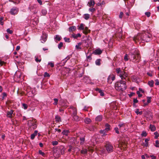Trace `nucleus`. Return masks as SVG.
I'll return each mask as SVG.
<instances>
[{
  "label": "nucleus",
  "instance_id": "nucleus-51",
  "mask_svg": "<svg viewBox=\"0 0 159 159\" xmlns=\"http://www.w3.org/2000/svg\"><path fill=\"white\" fill-rule=\"evenodd\" d=\"M63 43L62 42H60V43L58 45V47L59 49H60L61 48V47L63 46Z\"/></svg>",
  "mask_w": 159,
  "mask_h": 159
},
{
  "label": "nucleus",
  "instance_id": "nucleus-64",
  "mask_svg": "<svg viewBox=\"0 0 159 159\" xmlns=\"http://www.w3.org/2000/svg\"><path fill=\"white\" fill-rule=\"evenodd\" d=\"M89 10L91 12H93L94 11H95V8L92 7V8H89Z\"/></svg>",
  "mask_w": 159,
  "mask_h": 159
},
{
  "label": "nucleus",
  "instance_id": "nucleus-48",
  "mask_svg": "<svg viewBox=\"0 0 159 159\" xmlns=\"http://www.w3.org/2000/svg\"><path fill=\"white\" fill-rule=\"evenodd\" d=\"M64 39L66 42L69 43L70 42V39L69 38H67L65 37L64 38Z\"/></svg>",
  "mask_w": 159,
  "mask_h": 159
},
{
  "label": "nucleus",
  "instance_id": "nucleus-11",
  "mask_svg": "<svg viewBox=\"0 0 159 159\" xmlns=\"http://www.w3.org/2000/svg\"><path fill=\"white\" fill-rule=\"evenodd\" d=\"M18 11V9L16 7H13L11 9L10 11V13L12 15L17 14Z\"/></svg>",
  "mask_w": 159,
  "mask_h": 159
},
{
  "label": "nucleus",
  "instance_id": "nucleus-54",
  "mask_svg": "<svg viewBox=\"0 0 159 159\" xmlns=\"http://www.w3.org/2000/svg\"><path fill=\"white\" fill-rule=\"evenodd\" d=\"M159 141L158 140H157L156 141V145H155V146L157 148L159 147Z\"/></svg>",
  "mask_w": 159,
  "mask_h": 159
},
{
  "label": "nucleus",
  "instance_id": "nucleus-50",
  "mask_svg": "<svg viewBox=\"0 0 159 159\" xmlns=\"http://www.w3.org/2000/svg\"><path fill=\"white\" fill-rule=\"evenodd\" d=\"M151 99H152V98L151 97H147L148 103H149L151 102Z\"/></svg>",
  "mask_w": 159,
  "mask_h": 159
},
{
  "label": "nucleus",
  "instance_id": "nucleus-61",
  "mask_svg": "<svg viewBox=\"0 0 159 159\" xmlns=\"http://www.w3.org/2000/svg\"><path fill=\"white\" fill-rule=\"evenodd\" d=\"M50 76L49 74L47 72H45L44 73V76L45 77H49Z\"/></svg>",
  "mask_w": 159,
  "mask_h": 159
},
{
  "label": "nucleus",
  "instance_id": "nucleus-3",
  "mask_svg": "<svg viewBox=\"0 0 159 159\" xmlns=\"http://www.w3.org/2000/svg\"><path fill=\"white\" fill-rule=\"evenodd\" d=\"M130 55L131 56V57L133 58V59L139 60L138 61H136V62H139L141 59V57L139 51H134L133 53H131Z\"/></svg>",
  "mask_w": 159,
  "mask_h": 159
},
{
  "label": "nucleus",
  "instance_id": "nucleus-60",
  "mask_svg": "<svg viewBox=\"0 0 159 159\" xmlns=\"http://www.w3.org/2000/svg\"><path fill=\"white\" fill-rule=\"evenodd\" d=\"M128 56L127 54H126L125 56V57H124V59L125 61H128Z\"/></svg>",
  "mask_w": 159,
  "mask_h": 159
},
{
  "label": "nucleus",
  "instance_id": "nucleus-42",
  "mask_svg": "<svg viewBox=\"0 0 159 159\" xmlns=\"http://www.w3.org/2000/svg\"><path fill=\"white\" fill-rule=\"evenodd\" d=\"M84 18L85 20H87L89 18L90 15L89 14H84Z\"/></svg>",
  "mask_w": 159,
  "mask_h": 159
},
{
  "label": "nucleus",
  "instance_id": "nucleus-17",
  "mask_svg": "<svg viewBox=\"0 0 159 159\" xmlns=\"http://www.w3.org/2000/svg\"><path fill=\"white\" fill-rule=\"evenodd\" d=\"M13 113V111L12 110H11L9 111H8L7 112V116L8 117L11 118Z\"/></svg>",
  "mask_w": 159,
  "mask_h": 159
},
{
  "label": "nucleus",
  "instance_id": "nucleus-47",
  "mask_svg": "<svg viewBox=\"0 0 159 159\" xmlns=\"http://www.w3.org/2000/svg\"><path fill=\"white\" fill-rule=\"evenodd\" d=\"M154 134L155 135V139H157L158 137H159V134L157 132H154Z\"/></svg>",
  "mask_w": 159,
  "mask_h": 159
},
{
  "label": "nucleus",
  "instance_id": "nucleus-31",
  "mask_svg": "<svg viewBox=\"0 0 159 159\" xmlns=\"http://www.w3.org/2000/svg\"><path fill=\"white\" fill-rule=\"evenodd\" d=\"M84 121L86 124H89L91 122V120L89 118H86L84 119Z\"/></svg>",
  "mask_w": 159,
  "mask_h": 159
},
{
  "label": "nucleus",
  "instance_id": "nucleus-40",
  "mask_svg": "<svg viewBox=\"0 0 159 159\" xmlns=\"http://www.w3.org/2000/svg\"><path fill=\"white\" fill-rule=\"evenodd\" d=\"M87 150L86 149H83L81 151V153L83 154H86L87 152Z\"/></svg>",
  "mask_w": 159,
  "mask_h": 159
},
{
  "label": "nucleus",
  "instance_id": "nucleus-2",
  "mask_svg": "<svg viewBox=\"0 0 159 159\" xmlns=\"http://www.w3.org/2000/svg\"><path fill=\"white\" fill-rule=\"evenodd\" d=\"M142 40L143 41L148 42L151 39L152 35L151 34L147 32H144L142 33Z\"/></svg>",
  "mask_w": 159,
  "mask_h": 159
},
{
  "label": "nucleus",
  "instance_id": "nucleus-4",
  "mask_svg": "<svg viewBox=\"0 0 159 159\" xmlns=\"http://www.w3.org/2000/svg\"><path fill=\"white\" fill-rule=\"evenodd\" d=\"M104 147L108 153H110L113 152V146L110 143L107 142Z\"/></svg>",
  "mask_w": 159,
  "mask_h": 159
},
{
  "label": "nucleus",
  "instance_id": "nucleus-58",
  "mask_svg": "<svg viewBox=\"0 0 159 159\" xmlns=\"http://www.w3.org/2000/svg\"><path fill=\"white\" fill-rule=\"evenodd\" d=\"M36 7L35 6H31L30 8V9L31 11L32 10V11L34 12V11H33V10L35 9L36 8Z\"/></svg>",
  "mask_w": 159,
  "mask_h": 159
},
{
  "label": "nucleus",
  "instance_id": "nucleus-21",
  "mask_svg": "<svg viewBox=\"0 0 159 159\" xmlns=\"http://www.w3.org/2000/svg\"><path fill=\"white\" fill-rule=\"evenodd\" d=\"M76 30V27L75 26H70L69 28V31L71 32L75 31Z\"/></svg>",
  "mask_w": 159,
  "mask_h": 159
},
{
  "label": "nucleus",
  "instance_id": "nucleus-28",
  "mask_svg": "<svg viewBox=\"0 0 159 159\" xmlns=\"http://www.w3.org/2000/svg\"><path fill=\"white\" fill-rule=\"evenodd\" d=\"M101 60L100 59H97L95 61V64L96 65L100 66L101 64Z\"/></svg>",
  "mask_w": 159,
  "mask_h": 159
},
{
  "label": "nucleus",
  "instance_id": "nucleus-10",
  "mask_svg": "<svg viewBox=\"0 0 159 159\" xmlns=\"http://www.w3.org/2000/svg\"><path fill=\"white\" fill-rule=\"evenodd\" d=\"M47 34L44 32H43L42 35L41 36V40H43V42H41L43 43L45 42L47 40Z\"/></svg>",
  "mask_w": 159,
  "mask_h": 159
},
{
  "label": "nucleus",
  "instance_id": "nucleus-13",
  "mask_svg": "<svg viewBox=\"0 0 159 159\" xmlns=\"http://www.w3.org/2000/svg\"><path fill=\"white\" fill-rule=\"evenodd\" d=\"M90 30H89L87 27H85L84 30H83V32L84 34H86L88 33H90Z\"/></svg>",
  "mask_w": 159,
  "mask_h": 159
},
{
  "label": "nucleus",
  "instance_id": "nucleus-32",
  "mask_svg": "<svg viewBox=\"0 0 159 159\" xmlns=\"http://www.w3.org/2000/svg\"><path fill=\"white\" fill-rule=\"evenodd\" d=\"M70 132L68 130L65 129L61 133L63 135L67 136L68 135V134Z\"/></svg>",
  "mask_w": 159,
  "mask_h": 159
},
{
  "label": "nucleus",
  "instance_id": "nucleus-9",
  "mask_svg": "<svg viewBox=\"0 0 159 159\" xmlns=\"http://www.w3.org/2000/svg\"><path fill=\"white\" fill-rule=\"evenodd\" d=\"M128 75V74L124 70H123L120 73V76L122 80H123L124 79L125 80L126 78L127 77Z\"/></svg>",
  "mask_w": 159,
  "mask_h": 159
},
{
  "label": "nucleus",
  "instance_id": "nucleus-19",
  "mask_svg": "<svg viewBox=\"0 0 159 159\" xmlns=\"http://www.w3.org/2000/svg\"><path fill=\"white\" fill-rule=\"evenodd\" d=\"M72 109L73 111V113L72 114V116H75H75L76 115H77V109L75 108L74 107H72Z\"/></svg>",
  "mask_w": 159,
  "mask_h": 159
},
{
  "label": "nucleus",
  "instance_id": "nucleus-36",
  "mask_svg": "<svg viewBox=\"0 0 159 159\" xmlns=\"http://www.w3.org/2000/svg\"><path fill=\"white\" fill-rule=\"evenodd\" d=\"M82 44V43H77L75 46V47L77 49H81V46Z\"/></svg>",
  "mask_w": 159,
  "mask_h": 159
},
{
  "label": "nucleus",
  "instance_id": "nucleus-41",
  "mask_svg": "<svg viewBox=\"0 0 159 159\" xmlns=\"http://www.w3.org/2000/svg\"><path fill=\"white\" fill-rule=\"evenodd\" d=\"M122 71L121 70L120 68H118L116 69V72L120 76V73L122 72Z\"/></svg>",
  "mask_w": 159,
  "mask_h": 159
},
{
  "label": "nucleus",
  "instance_id": "nucleus-35",
  "mask_svg": "<svg viewBox=\"0 0 159 159\" xmlns=\"http://www.w3.org/2000/svg\"><path fill=\"white\" fill-rule=\"evenodd\" d=\"M85 25L81 23L80 24V27H79L78 29L79 30H84Z\"/></svg>",
  "mask_w": 159,
  "mask_h": 159
},
{
  "label": "nucleus",
  "instance_id": "nucleus-49",
  "mask_svg": "<svg viewBox=\"0 0 159 159\" xmlns=\"http://www.w3.org/2000/svg\"><path fill=\"white\" fill-rule=\"evenodd\" d=\"M53 100L54 101V102L53 104L54 105H57L58 104V100L57 98H55L53 99Z\"/></svg>",
  "mask_w": 159,
  "mask_h": 159
},
{
  "label": "nucleus",
  "instance_id": "nucleus-5",
  "mask_svg": "<svg viewBox=\"0 0 159 159\" xmlns=\"http://www.w3.org/2000/svg\"><path fill=\"white\" fill-rule=\"evenodd\" d=\"M133 40L137 43L139 42L140 43L143 41L142 40V34H139L136 36H134L133 38Z\"/></svg>",
  "mask_w": 159,
  "mask_h": 159
},
{
  "label": "nucleus",
  "instance_id": "nucleus-39",
  "mask_svg": "<svg viewBox=\"0 0 159 159\" xmlns=\"http://www.w3.org/2000/svg\"><path fill=\"white\" fill-rule=\"evenodd\" d=\"M61 37L58 35H56L55 38L56 41H60L61 39Z\"/></svg>",
  "mask_w": 159,
  "mask_h": 159
},
{
  "label": "nucleus",
  "instance_id": "nucleus-56",
  "mask_svg": "<svg viewBox=\"0 0 159 159\" xmlns=\"http://www.w3.org/2000/svg\"><path fill=\"white\" fill-rule=\"evenodd\" d=\"M145 15L148 17H149L150 16L151 13L150 12H147L145 13Z\"/></svg>",
  "mask_w": 159,
  "mask_h": 159
},
{
  "label": "nucleus",
  "instance_id": "nucleus-20",
  "mask_svg": "<svg viewBox=\"0 0 159 159\" xmlns=\"http://www.w3.org/2000/svg\"><path fill=\"white\" fill-rule=\"evenodd\" d=\"M90 51H91V50H88V52L86 53V55L87 58V59L91 60L92 59L91 56H92V55L93 53H91V54H90L89 55H89V53Z\"/></svg>",
  "mask_w": 159,
  "mask_h": 159
},
{
  "label": "nucleus",
  "instance_id": "nucleus-7",
  "mask_svg": "<svg viewBox=\"0 0 159 159\" xmlns=\"http://www.w3.org/2000/svg\"><path fill=\"white\" fill-rule=\"evenodd\" d=\"M28 124L30 128H32L33 129H35L37 127V125L35 121L29 120L28 121Z\"/></svg>",
  "mask_w": 159,
  "mask_h": 159
},
{
  "label": "nucleus",
  "instance_id": "nucleus-43",
  "mask_svg": "<svg viewBox=\"0 0 159 159\" xmlns=\"http://www.w3.org/2000/svg\"><path fill=\"white\" fill-rule=\"evenodd\" d=\"M135 112L137 114V115L139 114L140 115H141L143 113L142 111H139V109H137L135 111Z\"/></svg>",
  "mask_w": 159,
  "mask_h": 159
},
{
  "label": "nucleus",
  "instance_id": "nucleus-38",
  "mask_svg": "<svg viewBox=\"0 0 159 159\" xmlns=\"http://www.w3.org/2000/svg\"><path fill=\"white\" fill-rule=\"evenodd\" d=\"M80 144L82 145L84 144V141H85V138L84 137H80Z\"/></svg>",
  "mask_w": 159,
  "mask_h": 159
},
{
  "label": "nucleus",
  "instance_id": "nucleus-44",
  "mask_svg": "<svg viewBox=\"0 0 159 159\" xmlns=\"http://www.w3.org/2000/svg\"><path fill=\"white\" fill-rule=\"evenodd\" d=\"M74 118V120H75L76 121H78L79 120V117L77 115H76L75 116H72Z\"/></svg>",
  "mask_w": 159,
  "mask_h": 159
},
{
  "label": "nucleus",
  "instance_id": "nucleus-24",
  "mask_svg": "<svg viewBox=\"0 0 159 159\" xmlns=\"http://www.w3.org/2000/svg\"><path fill=\"white\" fill-rule=\"evenodd\" d=\"M37 133H38V131L37 130H35L34 131V133L31 134V139H34L35 136L37 135Z\"/></svg>",
  "mask_w": 159,
  "mask_h": 159
},
{
  "label": "nucleus",
  "instance_id": "nucleus-53",
  "mask_svg": "<svg viewBox=\"0 0 159 159\" xmlns=\"http://www.w3.org/2000/svg\"><path fill=\"white\" fill-rule=\"evenodd\" d=\"M47 11L45 9H43L42 10V13L43 15H45L47 13Z\"/></svg>",
  "mask_w": 159,
  "mask_h": 159
},
{
  "label": "nucleus",
  "instance_id": "nucleus-55",
  "mask_svg": "<svg viewBox=\"0 0 159 159\" xmlns=\"http://www.w3.org/2000/svg\"><path fill=\"white\" fill-rule=\"evenodd\" d=\"M118 130L119 129L117 127H115L114 128V130H115L116 133L117 134H119L120 133Z\"/></svg>",
  "mask_w": 159,
  "mask_h": 159
},
{
  "label": "nucleus",
  "instance_id": "nucleus-34",
  "mask_svg": "<svg viewBox=\"0 0 159 159\" xmlns=\"http://www.w3.org/2000/svg\"><path fill=\"white\" fill-rule=\"evenodd\" d=\"M150 129L152 131H154L156 130V128L155 126L152 125H150Z\"/></svg>",
  "mask_w": 159,
  "mask_h": 159
},
{
  "label": "nucleus",
  "instance_id": "nucleus-22",
  "mask_svg": "<svg viewBox=\"0 0 159 159\" xmlns=\"http://www.w3.org/2000/svg\"><path fill=\"white\" fill-rule=\"evenodd\" d=\"M118 126L119 127L120 130L121 131L123 129H125V124L120 123L118 125Z\"/></svg>",
  "mask_w": 159,
  "mask_h": 159
},
{
  "label": "nucleus",
  "instance_id": "nucleus-57",
  "mask_svg": "<svg viewBox=\"0 0 159 159\" xmlns=\"http://www.w3.org/2000/svg\"><path fill=\"white\" fill-rule=\"evenodd\" d=\"M7 32L10 34H11L13 33V31L10 30L9 29H8L7 30Z\"/></svg>",
  "mask_w": 159,
  "mask_h": 159
},
{
  "label": "nucleus",
  "instance_id": "nucleus-26",
  "mask_svg": "<svg viewBox=\"0 0 159 159\" xmlns=\"http://www.w3.org/2000/svg\"><path fill=\"white\" fill-rule=\"evenodd\" d=\"M55 118L56 119V121L57 122H58L61 121V117L58 116V115H56V116H55Z\"/></svg>",
  "mask_w": 159,
  "mask_h": 159
},
{
  "label": "nucleus",
  "instance_id": "nucleus-52",
  "mask_svg": "<svg viewBox=\"0 0 159 159\" xmlns=\"http://www.w3.org/2000/svg\"><path fill=\"white\" fill-rule=\"evenodd\" d=\"M109 76L110 77V78L112 80V81L114 80H115V77L114 75H109Z\"/></svg>",
  "mask_w": 159,
  "mask_h": 159
},
{
  "label": "nucleus",
  "instance_id": "nucleus-1",
  "mask_svg": "<svg viewBox=\"0 0 159 159\" xmlns=\"http://www.w3.org/2000/svg\"><path fill=\"white\" fill-rule=\"evenodd\" d=\"M115 87L116 89L118 91H123L126 89L127 87L126 82L123 80L118 81L115 83Z\"/></svg>",
  "mask_w": 159,
  "mask_h": 159
},
{
  "label": "nucleus",
  "instance_id": "nucleus-62",
  "mask_svg": "<svg viewBox=\"0 0 159 159\" xmlns=\"http://www.w3.org/2000/svg\"><path fill=\"white\" fill-rule=\"evenodd\" d=\"M111 80L110 77L109 76L107 78V82L109 84H111L112 83V81H111Z\"/></svg>",
  "mask_w": 159,
  "mask_h": 159
},
{
  "label": "nucleus",
  "instance_id": "nucleus-14",
  "mask_svg": "<svg viewBox=\"0 0 159 159\" xmlns=\"http://www.w3.org/2000/svg\"><path fill=\"white\" fill-rule=\"evenodd\" d=\"M21 76V74L20 72L19 71H17L14 75V78H18L20 79Z\"/></svg>",
  "mask_w": 159,
  "mask_h": 159
},
{
  "label": "nucleus",
  "instance_id": "nucleus-25",
  "mask_svg": "<svg viewBox=\"0 0 159 159\" xmlns=\"http://www.w3.org/2000/svg\"><path fill=\"white\" fill-rule=\"evenodd\" d=\"M102 116L99 115L96 117L95 118V120L97 121H100L102 120Z\"/></svg>",
  "mask_w": 159,
  "mask_h": 159
},
{
  "label": "nucleus",
  "instance_id": "nucleus-12",
  "mask_svg": "<svg viewBox=\"0 0 159 159\" xmlns=\"http://www.w3.org/2000/svg\"><path fill=\"white\" fill-rule=\"evenodd\" d=\"M71 56L72 55H70L67 56L65 59L62 60L61 64H62V66L65 65L67 61L70 58Z\"/></svg>",
  "mask_w": 159,
  "mask_h": 159
},
{
  "label": "nucleus",
  "instance_id": "nucleus-63",
  "mask_svg": "<svg viewBox=\"0 0 159 159\" xmlns=\"http://www.w3.org/2000/svg\"><path fill=\"white\" fill-rule=\"evenodd\" d=\"M138 100L137 99V98H136V99L135 98H134V99H133V104H135L136 103H138Z\"/></svg>",
  "mask_w": 159,
  "mask_h": 159
},
{
  "label": "nucleus",
  "instance_id": "nucleus-6",
  "mask_svg": "<svg viewBox=\"0 0 159 159\" xmlns=\"http://www.w3.org/2000/svg\"><path fill=\"white\" fill-rule=\"evenodd\" d=\"M113 37L114 39H116V40L119 41L122 39L123 37L122 36V31H121L118 33L116 34L115 35L113 36Z\"/></svg>",
  "mask_w": 159,
  "mask_h": 159
},
{
  "label": "nucleus",
  "instance_id": "nucleus-8",
  "mask_svg": "<svg viewBox=\"0 0 159 159\" xmlns=\"http://www.w3.org/2000/svg\"><path fill=\"white\" fill-rule=\"evenodd\" d=\"M65 149V147L63 146H61L58 147L57 151L58 152L59 155H62L64 153Z\"/></svg>",
  "mask_w": 159,
  "mask_h": 159
},
{
  "label": "nucleus",
  "instance_id": "nucleus-46",
  "mask_svg": "<svg viewBox=\"0 0 159 159\" xmlns=\"http://www.w3.org/2000/svg\"><path fill=\"white\" fill-rule=\"evenodd\" d=\"M52 144L53 146L57 145L58 144V142L57 141H53L52 142Z\"/></svg>",
  "mask_w": 159,
  "mask_h": 159
},
{
  "label": "nucleus",
  "instance_id": "nucleus-15",
  "mask_svg": "<svg viewBox=\"0 0 159 159\" xmlns=\"http://www.w3.org/2000/svg\"><path fill=\"white\" fill-rule=\"evenodd\" d=\"M95 90L98 92L100 93L101 96H103L104 95V93H103V91L101 90L100 89L97 88L95 89Z\"/></svg>",
  "mask_w": 159,
  "mask_h": 159
},
{
  "label": "nucleus",
  "instance_id": "nucleus-29",
  "mask_svg": "<svg viewBox=\"0 0 159 159\" xmlns=\"http://www.w3.org/2000/svg\"><path fill=\"white\" fill-rule=\"evenodd\" d=\"M143 112H144V114L145 116H146L150 115L151 113L149 110H144Z\"/></svg>",
  "mask_w": 159,
  "mask_h": 159
},
{
  "label": "nucleus",
  "instance_id": "nucleus-18",
  "mask_svg": "<svg viewBox=\"0 0 159 159\" xmlns=\"http://www.w3.org/2000/svg\"><path fill=\"white\" fill-rule=\"evenodd\" d=\"M95 4V2L93 0H90L89 2L88 3V5L91 7V6H94Z\"/></svg>",
  "mask_w": 159,
  "mask_h": 159
},
{
  "label": "nucleus",
  "instance_id": "nucleus-16",
  "mask_svg": "<svg viewBox=\"0 0 159 159\" xmlns=\"http://www.w3.org/2000/svg\"><path fill=\"white\" fill-rule=\"evenodd\" d=\"M81 35L80 34H72L71 35V37H73L74 39H77L78 37H80Z\"/></svg>",
  "mask_w": 159,
  "mask_h": 159
},
{
  "label": "nucleus",
  "instance_id": "nucleus-33",
  "mask_svg": "<svg viewBox=\"0 0 159 159\" xmlns=\"http://www.w3.org/2000/svg\"><path fill=\"white\" fill-rule=\"evenodd\" d=\"M154 83V82L152 80H150V81H149L148 82V84L151 87H153V86Z\"/></svg>",
  "mask_w": 159,
  "mask_h": 159
},
{
  "label": "nucleus",
  "instance_id": "nucleus-45",
  "mask_svg": "<svg viewBox=\"0 0 159 159\" xmlns=\"http://www.w3.org/2000/svg\"><path fill=\"white\" fill-rule=\"evenodd\" d=\"M147 135V134L145 131H143L142 133L141 134V135L142 137H146Z\"/></svg>",
  "mask_w": 159,
  "mask_h": 159
},
{
  "label": "nucleus",
  "instance_id": "nucleus-27",
  "mask_svg": "<svg viewBox=\"0 0 159 159\" xmlns=\"http://www.w3.org/2000/svg\"><path fill=\"white\" fill-rule=\"evenodd\" d=\"M110 126L109 124H106L105 125V128L104 129L105 130V131L106 132H107L110 129Z\"/></svg>",
  "mask_w": 159,
  "mask_h": 159
},
{
  "label": "nucleus",
  "instance_id": "nucleus-23",
  "mask_svg": "<svg viewBox=\"0 0 159 159\" xmlns=\"http://www.w3.org/2000/svg\"><path fill=\"white\" fill-rule=\"evenodd\" d=\"M102 52V50H94V51L92 53L93 54H94L95 55H100Z\"/></svg>",
  "mask_w": 159,
  "mask_h": 159
},
{
  "label": "nucleus",
  "instance_id": "nucleus-59",
  "mask_svg": "<svg viewBox=\"0 0 159 159\" xmlns=\"http://www.w3.org/2000/svg\"><path fill=\"white\" fill-rule=\"evenodd\" d=\"M23 107H24V109H27L28 107L27 105L25 103H23L22 104Z\"/></svg>",
  "mask_w": 159,
  "mask_h": 159
},
{
  "label": "nucleus",
  "instance_id": "nucleus-37",
  "mask_svg": "<svg viewBox=\"0 0 159 159\" xmlns=\"http://www.w3.org/2000/svg\"><path fill=\"white\" fill-rule=\"evenodd\" d=\"M40 155L44 158H46L47 157L46 153L42 152L41 150H40Z\"/></svg>",
  "mask_w": 159,
  "mask_h": 159
},
{
  "label": "nucleus",
  "instance_id": "nucleus-30",
  "mask_svg": "<svg viewBox=\"0 0 159 159\" xmlns=\"http://www.w3.org/2000/svg\"><path fill=\"white\" fill-rule=\"evenodd\" d=\"M106 132H107L105 131V130L103 129L100 130L99 132L100 134H102V136H104L107 134H106Z\"/></svg>",
  "mask_w": 159,
  "mask_h": 159
}]
</instances>
